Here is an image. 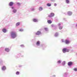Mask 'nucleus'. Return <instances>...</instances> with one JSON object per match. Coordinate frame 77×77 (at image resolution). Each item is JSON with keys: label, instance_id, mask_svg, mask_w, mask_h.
I'll return each instance as SVG.
<instances>
[{"label": "nucleus", "instance_id": "nucleus-1", "mask_svg": "<svg viewBox=\"0 0 77 77\" xmlns=\"http://www.w3.org/2000/svg\"><path fill=\"white\" fill-rule=\"evenodd\" d=\"M10 36L12 39H15L17 37V33L15 31H12L10 32Z\"/></svg>", "mask_w": 77, "mask_h": 77}, {"label": "nucleus", "instance_id": "nucleus-2", "mask_svg": "<svg viewBox=\"0 0 77 77\" xmlns=\"http://www.w3.org/2000/svg\"><path fill=\"white\" fill-rule=\"evenodd\" d=\"M69 51L70 50L67 48H63L62 50V51L63 53H65L66 52L68 53V52H69Z\"/></svg>", "mask_w": 77, "mask_h": 77}, {"label": "nucleus", "instance_id": "nucleus-3", "mask_svg": "<svg viewBox=\"0 0 77 77\" xmlns=\"http://www.w3.org/2000/svg\"><path fill=\"white\" fill-rule=\"evenodd\" d=\"M11 8L12 9V12L13 14H16V13H17V10L15 9V7H12Z\"/></svg>", "mask_w": 77, "mask_h": 77}, {"label": "nucleus", "instance_id": "nucleus-4", "mask_svg": "<svg viewBox=\"0 0 77 77\" xmlns=\"http://www.w3.org/2000/svg\"><path fill=\"white\" fill-rule=\"evenodd\" d=\"M54 16V14L53 13H51L49 14L48 15V17L51 18V17H53Z\"/></svg>", "mask_w": 77, "mask_h": 77}, {"label": "nucleus", "instance_id": "nucleus-5", "mask_svg": "<svg viewBox=\"0 0 77 77\" xmlns=\"http://www.w3.org/2000/svg\"><path fill=\"white\" fill-rule=\"evenodd\" d=\"M65 43L66 44L68 45L70 44V41L68 39H66L65 40Z\"/></svg>", "mask_w": 77, "mask_h": 77}, {"label": "nucleus", "instance_id": "nucleus-6", "mask_svg": "<svg viewBox=\"0 0 77 77\" xmlns=\"http://www.w3.org/2000/svg\"><path fill=\"white\" fill-rule=\"evenodd\" d=\"M40 44H41V42L40 41H37L36 43V45L37 46H39L40 45Z\"/></svg>", "mask_w": 77, "mask_h": 77}, {"label": "nucleus", "instance_id": "nucleus-7", "mask_svg": "<svg viewBox=\"0 0 77 77\" xmlns=\"http://www.w3.org/2000/svg\"><path fill=\"white\" fill-rule=\"evenodd\" d=\"M58 27L59 26V29L60 30H62V29L63 28V26H60V23H58Z\"/></svg>", "mask_w": 77, "mask_h": 77}, {"label": "nucleus", "instance_id": "nucleus-8", "mask_svg": "<svg viewBox=\"0 0 77 77\" xmlns=\"http://www.w3.org/2000/svg\"><path fill=\"white\" fill-rule=\"evenodd\" d=\"M67 14L69 16H71V15H72V12L70 11H68L67 12Z\"/></svg>", "mask_w": 77, "mask_h": 77}, {"label": "nucleus", "instance_id": "nucleus-9", "mask_svg": "<svg viewBox=\"0 0 77 77\" xmlns=\"http://www.w3.org/2000/svg\"><path fill=\"white\" fill-rule=\"evenodd\" d=\"M33 22H35V23H36L38 22V19H33Z\"/></svg>", "mask_w": 77, "mask_h": 77}, {"label": "nucleus", "instance_id": "nucleus-10", "mask_svg": "<svg viewBox=\"0 0 77 77\" xmlns=\"http://www.w3.org/2000/svg\"><path fill=\"white\" fill-rule=\"evenodd\" d=\"M41 34V32L40 31H38L35 33V35H39Z\"/></svg>", "mask_w": 77, "mask_h": 77}, {"label": "nucleus", "instance_id": "nucleus-11", "mask_svg": "<svg viewBox=\"0 0 77 77\" xmlns=\"http://www.w3.org/2000/svg\"><path fill=\"white\" fill-rule=\"evenodd\" d=\"M13 5L14 2H10L9 4V5L10 6H12Z\"/></svg>", "mask_w": 77, "mask_h": 77}, {"label": "nucleus", "instance_id": "nucleus-12", "mask_svg": "<svg viewBox=\"0 0 77 77\" xmlns=\"http://www.w3.org/2000/svg\"><path fill=\"white\" fill-rule=\"evenodd\" d=\"M2 31L4 33H6L7 32V30H6V29L4 28L2 29Z\"/></svg>", "mask_w": 77, "mask_h": 77}, {"label": "nucleus", "instance_id": "nucleus-13", "mask_svg": "<svg viewBox=\"0 0 77 77\" xmlns=\"http://www.w3.org/2000/svg\"><path fill=\"white\" fill-rule=\"evenodd\" d=\"M57 64H58V65H59V64H60L61 63H62V61L60 60H59L57 61Z\"/></svg>", "mask_w": 77, "mask_h": 77}, {"label": "nucleus", "instance_id": "nucleus-14", "mask_svg": "<svg viewBox=\"0 0 77 77\" xmlns=\"http://www.w3.org/2000/svg\"><path fill=\"white\" fill-rule=\"evenodd\" d=\"M38 10L39 11H42L43 10V8L42 7H40L38 8Z\"/></svg>", "mask_w": 77, "mask_h": 77}, {"label": "nucleus", "instance_id": "nucleus-15", "mask_svg": "<svg viewBox=\"0 0 77 77\" xmlns=\"http://www.w3.org/2000/svg\"><path fill=\"white\" fill-rule=\"evenodd\" d=\"M6 68L5 66H3L2 67V70H3V71L6 70Z\"/></svg>", "mask_w": 77, "mask_h": 77}, {"label": "nucleus", "instance_id": "nucleus-16", "mask_svg": "<svg viewBox=\"0 0 77 77\" xmlns=\"http://www.w3.org/2000/svg\"><path fill=\"white\" fill-rule=\"evenodd\" d=\"M66 3L67 4H69L70 3V1L69 0H66Z\"/></svg>", "mask_w": 77, "mask_h": 77}, {"label": "nucleus", "instance_id": "nucleus-17", "mask_svg": "<svg viewBox=\"0 0 77 77\" xmlns=\"http://www.w3.org/2000/svg\"><path fill=\"white\" fill-rule=\"evenodd\" d=\"M72 63L71 62H69L68 63V65L69 66H71V65H72Z\"/></svg>", "mask_w": 77, "mask_h": 77}, {"label": "nucleus", "instance_id": "nucleus-18", "mask_svg": "<svg viewBox=\"0 0 77 77\" xmlns=\"http://www.w3.org/2000/svg\"><path fill=\"white\" fill-rule=\"evenodd\" d=\"M5 51H6V52H9V49L8 48H5Z\"/></svg>", "mask_w": 77, "mask_h": 77}, {"label": "nucleus", "instance_id": "nucleus-19", "mask_svg": "<svg viewBox=\"0 0 77 77\" xmlns=\"http://www.w3.org/2000/svg\"><path fill=\"white\" fill-rule=\"evenodd\" d=\"M59 33L57 32H56L55 33L54 36H55V37H57L58 36H59Z\"/></svg>", "mask_w": 77, "mask_h": 77}, {"label": "nucleus", "instance_id": "nucleus-20", "mask_svg": "<svg viewBox=\"0 0 77 77\" xmlns=\"http://www.w3.org/2000/svg\"><path fill=\"white\" fill-rule=\"evenodd\" d=\"M47 22L49 24H51V23H52V21L50 20H48Z\"/></svg>", "mask_w": 77, "mask_h": 77}, {"label": "nucleus", "instance_id": "nucleus-21", "mask_svg": "<svg viewBox=\"0 0 77 77\" xmlns=\"http://www.w3.org/2000/svg\"><path fill=\"white\" fill-rule=\"evenodd\" d=\"M51 6V4L50 3H48L47 4V6L50 7Z\"/></svg>", "mask_w": 77, "mask_h": 77}, {"label": "nucleus", "instance_id": "nucleus-22", "mask_svg": "<svg viewBox=\"0 0 77 77\" xmlns=\"http://www.w3.org/2000/svg\"><path fill=\"white\" fill-rule=\"evenodd\" d=\"M65 63H66L65 61H63L62 62V65H63V66H65Z\"/></svg>", "mask_w": 77, "mask_h": 77}, {"label": "nucleus", "instance_id": "nucleus-23", "mask_svg": "<svg viewBox=\"0 0 77 77\" xmlns=\"http://www.w3.org/2000/svg\"><path fill=\"white\" fill-rule=\"evenodd\" d=\"M20 22L17 23L16 24V26H19V25H20Z\"/></svg>", "mask_w": 77, "mask_h": 77}, {"label": "nucleus", "instance_id": "nucleus-24", "mask_svg": "<svg viewBox=\"0 0 77 77\" xmlns=\"http://www.w3.org/2000/svg\"><path fill=\"white\" fill-rule=\"evenodd\" d=\"M45 30L46 32H48V29L47 28H45Z\"/></svg>", "mask_w": 77, "mask_h": 77}, {"label": "nucleus", "instance_id": "nucleus-25", "mask_svg": "<svg viewBox=\"0 0 77 77\" xmlns=\"http://www.w3.org/2000/svg\"><path fill=\"white\" fill-rule=\"evenodd\" d=\"M67 74H68V73H67V72L65 73L64 74V77H65V76H66Z\"/></svg>", "mask_w": 77, "mask_h": 77}, {"label": "nucleus", "instance_id": "nucleus-26", "mask_svg": "<svg viewBox=\"0 0 77 77\" xmlns=\"http://www.w3.org/2000/svg\"><path fill=\"white\" fill-rule=\"evenodd\" d=\"M19 32H23V31H24V30H23V29H19Z\"/></svg>", "mask_w": 77, "mask_h": 77}, {"label": "nucleus", "instance_id": "nucleus-27", "mask_svg": "<svg viewBox=\"0 0 77 77\" xmlns=\"http://www.w3.org/2000/svg\"><path fill=\"white\" fill-rule=\"evenodd\" d=\"M16 74V75H19L20 74V72H17Z\"/></svg>", "mask_w": 77, "mask_h": 77}, {"label": "nucleus", "instance_id": "nucleus-28", "mask_svg": "<svg viewBox=\"0 0 77 77\" xmlns=\"http://www.w3.org/2000/svg\"><path fill=\"white\" fill-rule=\"evenodd\" d=\"M35 8H32L31 9V10L32 11H35Z\"/></svg>", "mask_w": 77, "mask_h": 77}, {"label": "nucleus", "instance_id": "nucleus-29", "mask_svg": "<svg viewBox=\"0 0 77 77\" xmlns=\"http://www.w3.org/2000/svg\"><path fill=\"white\" fill-rule=\"evenodd\" d=\"M73 70H74V71H75L77 72V68H74V69H73Z\"/></svg>", "mask_w": 77, "mask_h": 77}, {"label": "nucleus", "instance_id": "nucleus-30", "mask_svg": "<svg viewBox=\"0 0 77 77\" xmlns=\"http://www.w3.org/2000/svg\"><path fill=\"white\" fill-rule=\"evenodd\" d=\"M21 47H24V45H20Z\"/></svg>", "mask_w": 77, "mask_h": 77}, {"label": "nucleus", "instance_id": "nucleus-31", "mask_svg": "<svg viewBox=\"0 0 77 77\" xmlns=\"http://www.w3.org/2000/svg\"><path fill=\"white\" fill-rule=\"evenodd\" d=\"M17 5L18 6H20V3H19V2H17Z\"/></svg>", "mask_w": 77, "mask_h": 77}, {"label": "nucleus", "instance_id": "nucleus-32", "mask_svg": "<svg viewBox=\"0 0 77 77\" xmlns=\"http://www.w3.org/2000/svg\"><path fill=\"white\" fill-rule=\"evenodd\" d=\"M62 42H65V40H64V39H62L61 40Z\"/></svg>", "mask_w": 77, "mask_h": 77}, {"label": "nucleus", "instance_id": "nucleus-33", "mask_svg": "<svg viewBox=\"0 0 77 77\" xmlns=\"http://www.w3.org/2000/svg\"><path fill=\"white\" fill-rule=\"evenodd\" d=\"M0 62H3V60H2L0 59Z\"/></svg>", "mask_w": 77, "mask_h": 77}, {"label": "nucleus", "instance_id": "nucleus-34", "mask_svg": "<svg viewBox=\"0 0 77 77\" xmlns=\"http://www.w3.org/2000/svg\"><path fill=\"white\" fill-rule=\"evenodd\" d=\"M54 6H57V4H54Z\"/></svg>", "mask_w": 77, "mask_h": 77}, {"label": "nucleus", "instance_id": "nucleus-35", "mask_svg": "<svg viewBox=\"0 0 77 77\" xmlns=\"http://www.w3.org/2000/svg\"><path fill=\"white\" fill-rule=\"evenodd\" d=\"M51 2H54L55 0H51Z\"/></svg>", "mask_w": 77, "mask_h": 77}, {"label": "nucleus", "instance_id": "nucleus-36", "mask_svg": "<svg viewBox=\"0 0 77 77\" xmlns=\"http://www.w3.org/2000/svg\"><path fill=\"white\" fill-rule=\"evenodd\" d=\"M69 48H72V47H69Z\"/></svg>", "mask_w": 77, "mask_h": 77}, {"label": "nucleus", "instance_id": "nucleus-37", "mask_svg": "<svg viewBox=\"0 0 77 77\" xmlns=\"http://www.w3.org/2000/svg\"><path fill=\"white\" fill-rule=\"evenodd\" d=\"M71 51H73V50H71Z\"/></svg>", "mask_w": 77, "mask_h": 77}, {"label": "nucleus", "instance_id": "nucleus-38", "mask_svg": "<svg viewBox=\"0 0 77 77\" xmlns=\"http://www.w3.org/2000/svg\"><path fill=\"white\" fill-rule=\"evenodd\" d=\"M19 67H21V66H20Z\"/></svg>", "mask_w": 77, "mask_h": 77}, {"label": "nucleus", "instance_id": "nucleus-39", "mask_svg": "<svg viewBox=\"0 0 77 77\" xmlns=\"http://www.w3.org/2000/svg\"><path fill=\"white\" fill-rule=\"evenodd\" d=\"M76 55H77V53H76Z\"/></svg>", "mask_w": 77, "mask_h": 77}, {"label": "nucleus", "instance_id": "nucleus-40", "mask_svg": "<svg viewBox=\"0 0 77 77\" xmlns=\"http://www.w3.org/2000/svg\"><path fill=\"white\" fill-rule=\"evenodd\" d=\"M52 26H53V25H52Z\"/></svg>", "mask_w": 77, "mask_h": 77}]
</instances>
